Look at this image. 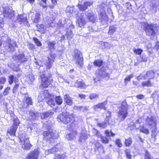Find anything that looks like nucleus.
<instances>
[{
  "instance_id": "obj_11",
  "label": "nucleus",
  "mask_w": 159,
  "mask_h": 159,
  "mask_svg": "<svg viewBox=\"0 0 159 159\" xmlns=\"http://www.w3.org/2000/svg\"><path fill=\"white\" fill-rule=\"evenodd\" d=\"M3 13L5 17L11 19L14 16V11L10 9L7 5L3 7Z\"/></svg>"
},
{
  "instance_id": "obj_46",
  "label": "nucleus",
  "mask_w": 159,
  "mask_h": 159,
  "mask_svg": "<svg viewBox=\"0 0 159 159\" xmlns=\"http://www.w3.org/2000/svg\"><path fill=\"white\" fill-rule=\"evenodd\" d=\"M45 99V98L44 94H43V92H42L40 93V95L38 96V101L39 102H41Z\"/></svg>"
},
{
  "instance_id": "obj_21",
  "label": "nucleus",
  "mask_w": 159,
  "mask_h": 159,
  "mask_svg": "<svg viewBox=\"0 0 159 159\" xmlns=\"http://www.w3.org/2000/svg\"><path fill=\"white\" fill-rule=\"evenodd\" d=\"M92 4V2H86L83 5L78 4V7L80 11H83L87 9L88 7H90Z\"/></svg>"
},
{
  "instance_id": "obj_5",
  "label": "nucleus",
  "mask_w": 159,
  "mask_h": 159,
  "mask_svg": "<svg viewBox=\"0 0 159 159\" xmlns=\"http://www.w3.org/2000/svg\"><path fill=\"white\" fill-rule=\"evenodd\" d=\"M20 142L22 144V148L24 150H28L31 149L32 145L30 143L29 138L25 134L20 136Z\"/></svg>"
},
{
  "instance_id": "obj_47",
  "label": "nucleus",
  "mask_w": 159,
  "mask_h": 159,
  "mask_svg": "<svg viewBox=\"0 0 159 159\" xmlns=\"http://www.w3.org/2000/svg\"><path fill=\"white\" fill-rule=\"evenodd\" d=\"M20 123V122L18 119L17 118H15L14 119L13 125L12 126L17 128L18 126L19 125Z\"/></svg>"
},
{
  "instance_id": "obj_26",
  "label": "nucleus",
  "mask_w": 159,
  "mask_h": 159,
  "mask_svg": "<svg viewBox=\"0 0 159 159\" xmlns=\"http://www.w3.org/2000/svg\"><path fill=\"white\" fill-rule=\"evenodd\" d=\"M64 100L67 104L70 106L72 105L73 103L72 98L68 94H66L64 95Z\"/></svg>"
},
{
  "instance_id": "obj_3",
  "label": "nucleus",
  "mask_w": 159,
  "mask_h": 159,
  "mask_svg": "<svg viewBox=\"0 0 159 159\" xmlns=\"http://www.w3.org/2000/svg\"><path fill=\"white\" fill-rule=\"evenodd\" d=\"M57 121L62 122L65 124H68L74 120V116L72 114L68 112H63L58 115L57 117Z\"/></svg>"
},
{
  "instance_id": "obj_52",
  "label": "nucleus",
  "mask_w": 159,
  "mask_h": 159,
  "mask_svg": "<svg viewBox=\"0 0 159 159\" xmlns=\"http://www.w3.org/2000/svg\"><path fill=\"white\" fill-rule=\"evenodd\" d=\"M16 77H14L13 75H11L9 77V83L10 84H12L14 80H16Z\"/></svg>"
},
{
  "instance_id": "obj_18",
  "label": "nucleus",
  "mask_w": 159,
  "mask_h": 159,
  "mask_svg": "<svg viewBox=\"0 0 159 159\" xmlns=\"http://www.w3.org/2000/svg\"><path fill=\"white\" fill-rule=\"evenodd\" d=\"M23 102L24 104L23 107L25 108L29 107V105H32L33 103L31 98L27 95L24 97Z\"/></svg>"
},
{
  "instance_id": "obj_1",
  "label": "nucleus",
  "mask_w": 159,
  "mask_h": 159,
  "mask_svg": "<svg viewBox=\"0 0 159 159\" xmlns=\"http://www.w3.org/2000/svg\"><path fill=\"white\" fill-rule=\"evenodd\" d=\"M52 126V124L50 121L43 123V127L48 130L44 131L43 134L44 139L51 145H52L55 143L56 139L59 137V133L55 130L51 129Z\"/></svg>"
},
{
  "instance_id": "obj_49",
  "label": "nucleus",
  "mask_w": 159,
  "mask_h": 159,
  "mask_svg": "<svg viewBox=\"0 0 159 159\" xmlns=\"http://www.w3.org/2000/svg\"><path fill=\"white\" fill-rule=\"evenodd\" d=\"M99 95L98 94L92 93L89 96V98L91 100H93L98 98Z\"/></svg>"
},
{
  "instance_id": "obj_53",
  "label": "nucleus",
  "mask_w": 159,
  "mask_h": 159,
  "mask_svg": "<svg viewBox=\"0 0 159 159\" xmlns=\"http://www.w3.org/2000/svg\"><path fill=\"white\" fill-rule=\"evenodd\" d=\"M111 113L110 111H107L106 113V117L105 119L106 121H109V120L111 118Z\"/></svg>"
},
{
  "instance_id": "obj_33",
  "label": "nucleus",
  "mask_w": 159,
  "mask_h": 159,
  "mask_svg": "<svg viewBox=\"0 0 159 159\" xmlns=\"http://www.w3.org/2000/svg\"><path fill=\"white\" fill-rule=\"evenodd\" d=\"M55 98V96L53 95V96L50 98L47 101V104L51 107H52L55 105V102L54 100V98Z\"/></svg>"
},
{
  "instance_id": "obj_6",
  "label": "nucleus",
  "mask_w": 159,
  "mask_h": 159,
  "mask_svg": "<svg viewBox=\"0 0 159 159\" xmlns=\"http://www.w3.org/2000/svg\"><path fill=\"white\" fill-rule=\"evenodd\" d=\"M72 57L75 61V64L78 65L80 68H82L84 65L83 58L81 52L77 49L75 50Z\"/></svg>"
},
{
  "instance_id": "obj_55",
  "label": "nucleus",
  "mask_w": 159,
  "mask_h": 159,
  "mask_svg": "<svg viewBox=\"0 0 159 159\" xmlns=\"http://www.w3.org/2000/svg\"><path fill=\"white\" fill-rule=\"evenodd\" d=\"M140 132H143L146 134H149L148 130L144 127H142L140 129Z\"/></svg>"
},
{
  "instance_id": "obj_29",
  "label": "nucleus",
  "mask_w": 159,
  "mask_h": 159,
  "mask_svg": "<svg viewBox=\"0 0 159 159\" xmlns=\"http://www.w3.org/2000/svg\"><path fill=\"white\" fill-rule=\"evenodd\" d=\"M17 20L21 24V23L27 22V19L23 15H19L17 17Z\"/></svg>"
},
{
  "instance_id": "obj_25",
  "label": "nucleus",
  "mask_w": 159,
  "mask_h": 159,
  "mask_svg": "<svg viewBox=\"0 0 159 159\" xmlns=\"http://www.w3.org/2000/svg\"><path fill=\"white\" fill-rule=\"evenodd\" d=\"M75 86L77 88H80L81 89H85L86 87V85L83 82L77 80L75 83Z\"/></svg>"
},
{
  "instance_id": "obj_57",
  "label": "nucleus",
  "mask_w": 159,
  "mask_h": 159,
  "mask_svg": "<svg viewBox=\"0 0 159 159\" xmlns=\"http://www.w3.org/2000/svg\"><path fill=\"white\" fill-rule=\"evenodd\" d=\"M33 40L35 42V43L38 46H40L42 45V43L39 39L36 38H33Z\"/></svg>"
},
{
  "instance_id": "obj_54",
  "label": "nucleus",
  "mask_w": 159,
  "mask_h": 159,
  "mask_svg": "<svg viewBox=\"0 0 159 159\" xmlns=\"http://www.w3.org/2000/svg\"><path fill=\"white\" fill-rule=\"evenodd\" d=\"M10 90V88L9 87H7L5 89L4 91L2 93V94L4 96L7 95L9 93V91Z\"/></svg>"
},
{
  "instance_id": "obj_32",
  "label": "nucleus",
  "mask_w": 159,
  "mask_h": 159,
  "mask_svg": "<svg viewBox=\"0 0 159 159\" xmlns=\"http://www.w3.org/2000/svg\"><path fill=\"white\" fill-rule=\"evenodd\" d=\"M17 128L12 126L10 129L7 130V132L9 134L11 135L15 136L16 132L17 130Z\"/></svg>"
},
{
  "instance_id": "obj_44",
  "label": "nucleus",
  "mask_w": 159,
  "mask_h": 159,
  "mask_svg": "<svg viewBox=\"0 0 159 159\" xmlns=\"http://www.w3.org/2000/svg\"><path fill=\"white\" fill-rule=\"evenodd\" d=\"M132 143V141L130 138H128L127 139H126L125 142V145L127 147L130 146Z\"/></svg>"
},
{
  "instance_id": "obj_40",
  "label": "nucleus",
  "mask_w": 159,
  "mask_h": 159,
  "mask_svg": "<svg viewBox=\"0 0 159 159\" xmlns=\"http://www.w3.org/2000/svg\"><path fill=\"white\" fill-rule=\"evenodd\" d=\"M152 84L150 80H148V81L143 82L142 85L143 87H151L152 86Z\"/></svg>"
},
{
  "instance_id": "obj_23",
  "label": "nucleus",
  "mask_w": 159,
  "mask_h": 159,
  "mask_svg": "<svg viewBox=\"0 0 159 159\" xmlns=\"http://www.w3.org/2000/svg\"><path fill=\"white\" fill-rule=\"evenodd\" d=\"M154 72L152 70L148 71L144 75V79H148L150 80L154 78Z\"/></svg>"
},
{
  "instance_id": "obj_31",
  "label": "nucleus",
  "mask_w": 159,
  "mask_h": 159,
  "mask_svg": "<svg viewBox=\"0 0 159 159\" xmlns=\"http://www.w3.org/2000/svg\"><path fill=\"white\" fill-rule=\"evenodd\" d=\"M53 112L50 111H48L43 113L42 115H40L42 118H47L48 117H51L53 114Z\"/></svg>"
},
{
  "instance_id": "obj_48",
  "label": "nucleus",
  "mask_w": 159,
  "mask_h": 159,
  "mask_svg": "<svg viewBox=\"0 0 159 159\" xmlns=\"http://www.w3.org/2000/svg\"><path fill=\"white\" fill-rule=\"evenodd\" d=\"M88 136L87 134L84 133H81L80 135V138L79 139V141H82V140H85L88 138Z\"/></svg>"
},
{
  "instance_id": "obj_38",
  "label": "nucleus",
  "mask_w": 159,
  "mask_h": 159,
  "mask_svg": "<svg viewBox=\"0 0 159 159\" xmlns=\"http://www.w3.org/2000/svg\"><path fill=\"white\" fill-rule=\"evenodd\" d=\"M124 152L127 159H131L132 156L131 154L130 150L129 149H126Z\"/></svg>"
},
{
  "instance_id": "obj_41",
  "label": "nucleus",
  "mask_w": 159,
  "mask_h": 159,
  "mask_svg": "<svg viewBox=\"0 0 159 159\" xmlns=\"http://www.w3.org/2000/svg\"><path fill=\"white\" fill-rule=\"evenodd\" d=\"M55 101L56 103L59 105H60L62 103V99L61 97L60 96L55 97Z\"/></svg>"
},
{
  "instance_id": "obj_13",
  "label": "nucleus",
  "mask_w": 159,
  "mask_h": 159,
  "mask_svg": "<svg viewBox=\"0 0 159 159\" xmlns=\"http://www.w3.org/2000/svg\"><path fill=\"white\" fill-rule=\"evenodd\" d=\"M87 18L90 22L95 23L97 19V16L95 14L91 11L86 12L85 13Z\"/></svg>"
},
{
  "instance_id": "obj_60",
  "label": "nucleus",
  "mask_w": 159,
  "mask_h": 159,
  "mask_svg": "<svg viewBox=\"0 0 159 159\" xmlns=\"http://www.w3.org/2000/svg\"><path fill=\"white\" fill-rule=\"evenodd\" d=\"M67 11L69 13L72 14L74 12V7H68Z\"/></svg>"
},
{
  "instance_id": "obj_63",
  "label": "nucleus",
  "mask_w": 159,
  "mask_h": 159,
  "mask_svg": "<svg viewBox=\"0 0 159 159\" xmlns=\"http://www.w3.org/2000/svg\"><path fill=\"white\" fill-rule=\"evenodd\" d=\"M38 69L40 73L42 74H44V73H45V69L43 66H40Z\"/></svg>"
},
{
  "instance_id": "obj_20",
  "label": "nucleus",
  "mask_w": 159,
  "mask_h": 159,
  "mask_svg": "<svg viewBox=\"0 0 159 159\" xmlns=\"http://www.w3.org/2000/svg\"><path fill=\"white\" fill-rule=\"evenodd\" d=\"M83 16L84 14L82 13L77 21V25L80 27L84 26L86 23V21L83 17Z\"/></svg>"
},
{
  "instance_id": "obj_30",
  "label": "nucleus",
  "mask_w": 159,
  "mask_h": 159,
  "mask_svg": "<svg viewBox=\"0 0 159 159\" xmlns=\"http://www.w3.org/2000/svg\"><path fill=\"white\" fill-rule=\"evenodd\" d=\"M129 106L127 104L126 101L124 100L122 102L119 109L128 111V108Z\"/></svg>"
},
{
  "instance_id": "obj_24",
  "label": "nucleus",
  "mask_w": 159,
  "mask_h": 159,
  "mask_svg": "<svg viewBox=\"0 0 159 159\" xmlns=\"http://www.w3.org/2000/svg\"><path fill=\"white\" fill-rule=\"evenodd\" d=\"M56 42L55 41H49L48 43V47L50 52H52L55 49Z\"/></svg>"
},
{
  "instance_id": "obj_16",
  "label": "nucleus",
  "mask_w": 159,
  "mask_h": 159,
  "mask_svg": "<svg viewBox=\"0 0 159 159\" xmlns=\"http://www.w3.org/2000/svg\"><path fill=\"white\" fill-rule=\"evenodd\" d=\"M107 104V102L105 101L103 102L99 103L96 105H94L93 107V108L96 111H98L101 109L106 110V107L105 106Z\"/></svg>"
},
{
  "instance_id": "obj_61",
  "label": "nucleus",
  "mask_w": 159,
  "mask_h": 159,
  "mask_svg": "<svg viewBox=\"0 0 159 159\" xmlns=\"http://www.w3.org/2000/svg\"><path fill=\"white\" fill-rule=\"evenodd\" d=\"M105 134L106 135L107 137H109L110 136H114L115 135V134L112 132H109L108 130H106L105 131Z\"/></svg>"
},
{
  "instance_id": "obj_12",
  "label": "nucleus",
  "mask_w": 159,
  "mask_h": 159,
  "mask_svg": "<svg viewBox=\"0 0 159 159\" xmlns=\"http://www.w3.org/2000/svg\"><path fill=\"white\" fill-rule=\"evenodd\" d=\"M40 116L39 113L33 111H30L27 116V120L30 121L37 120Z\"/></svg>"
},
{
  "instance_id": "obj_22",
  "label": "nucleus",
  "mask_w": 159,
  "mask_h": 159,
  "mask_svg": "<svg viewBox=\"0 0 159 159\" xmlns=\"http://www.w3.org/2000/svg\"><path fill=\"white\" fill-rule=\"evenodd\" d=\"M74 29V26L71 25H70L68 29L66 32V35L68 39H70L72 38L73 36L72 30Z\"/></svg>"
},
{
  "instance_id": "obj_8",
  "label": "nucleus",
  "mask_w": 159,
  "mask_h": 159,
  "mask_svg": "<svg viewBox=\"0 0 159 159\" xmlns=\"http://www.w3.org/2000/svg\"><path fill=\"white\" fill-rule=\"evenodd\" d=\"M13 60L18 64L19 65L22 63L26 62L27 60L26 56H25L24 53H20L18 55L16 54L12 56Z\"/></svg>"
},
{
  "instance_id": "obj_14",
  "label": "nucleus",
  "mask_w": 159,
  "mask_h": 159,
  "mask_svg": "<svg viewBox=\"0 0 159 159\" xmlns=\"http://www.w3.org/2000/svg\"><path fill=\"white\" fill-rule=\"evenodd\" d=\"M39 152L37 149L31 151L27 154L26 159H38L39 155Z\"/></svg>"
},
{
  "instance_id": "obj_42",
  "label": "nucleus",
  "mask_w": 159,
  "mask_h": 159,
  "mask_svg": "<svg viewBox=\"0 0 159 159\" xmlns=\"http://www.w3.org/2000/svg\"><path fill=\"white\" fill-rule=\"evenodd\" d=\"M67 157L65 154H57V155L55 156L54 159H67Z\"/></svg>"
},
{
  "instance_id": "obj_27",
  "label": "nucleus",
  "mask_w": 159,
  "mask_h": 159,
  "mask_svg": "<svg viewBox=\"0 0 159 159\" xmlns=\"http://www.w3.org/2000/svg\"><path fill=\"white\" fill-rule=\"evenodd\" d=\"M109 124V121H107L105 120L102 123L98 122L97 124V125L101 128L104 129L106 128Z\"/></svg>"
},
{
  "instance_id": "obj_37",
  "label": "nucleus",
  "mask_w": 159,
  "mask_h": 159,
  "mask_svg": "<svg viewBox=\"0 0 159 159\" xmlns=\"http://www.w3.org/2000/svg\"><path fill=\"white\" fill-rule=\"evenodd\" d=\"M117 30V28L115 25H112L110 27L109 30L108 31V34H113Z\"/></svg>"
},
{
  "instance_id": "obj_7",
  "label": "nucleus",
  "mask_w": 159,
  "mask_h": 159,
  "mask_svg": "<svg viewBox=\"0 0 159 159\" xmlns=\"http://www.w3.org/2000/svg\"><path fill=\"white\" fill-rule=\"evenodd\" d=\"M5 49L8 52H13L15 50V48L16 46V42L11 40L9 38H7L4 43Z\"/></svg>"
},
{
  "instance_id": "obj_62",
  "label": "nucleus",
  "mask_w": 159,
  "mask_h": 159,
  "mask_svg": "<svg viewBox=\"0 0 159 159\" xmlns=\"http://www.w3.org/2000/svg\"><path fill=\"white\" fill-rule=\"evenodd\" d=\"M19 87V85L18 84H16L14 87L12 92L13 93L16 94V92H17L18 88Z\"/></svg>"
},
{
  "instance_id": "obj_36",
  "label": "nucleus",
  "mask_w": 159,
  "mask_h": 159,
  "mask_svg": "<svg viewBox=\"0 0 159 159\" xmlns=\"http://www.w3.org/2000/svg\"><path fill=\"white\" fill-rule=\"evenodd\" d=\"M146 123L148 125H151L154 124L155 121L152 116L148 117L146 120Z\"/></svg>"
},
{
  "instance_id": "obj_34",
  "label": "nucleus",
  "mask_w": 159,
  "mask_h": 159,
  "mask_svg": "<svg viewBox=\"0 0 159 159\" xmlns=\"http://www.w3.org/2000/svg\"><path fill=\"white\" fill-rule=\"evenodd\" d=\"M77 135V133L76 132L74 131L71 133L66 135V138H68L69 140H72Z\"/></svg>"
},
{
  "instance_id": "obj_10",
  "label": "nucleus",
  "mask_w": 159,
  "mask_h": 159,
  "mask_svg": "<svg viewBox=\"0 0 159 159\" xmlns=\"http://www.w3.org/2000/svg\"><path fill=\"white\" fill-rule=\"evenodd\" d=\"M105 68L103 66L99 70L97 71L95 73L96 76L99 79L109 77V74L105 72Z\"/></svg>"
},
{
  "instance_id": "obj_35",
  "label": "nucleus",
  "mask_w": 159,
  "mask_h": 159,
  "mask_svg": "<svg viewBox=\"0 0 159 159\" xmlns=\"http://www.w3.org/2000/svg\"><path fill=\"white\" fill-rule=\"evenodd\" d=\"M103 63V61L101 59H97L95 60L93 62L94 66L97 67H100Z\"/></svg>"
},
{
  "instance_id": "obj_64",
  "label": "nucleus",
  "mask_w": 159,
  "mask_h": 159,
  "mask_svg": "<svg viewBox=\"0 0 159 159\" xmlns=\"http://www.w3.org/2000/svg\"><path fill=\"white\" fill-rule=\"evenodd\" d=\"M20 93L24 95H28L27 92H26L25 89L24 88H21Z\"/></svg>"
},
{
  "instance_id": "obj_39",
  "label": "nucleus",
  "mask_w": 159,
  "mask_h": 159,
  "mask_svg": "<svg viewBox=\"0 0 159 159\" xmlns=\"http://www.w3.org/2000/svg\"><path fill=\"white\" fill-rule=\"evenodd\" d=\"M40 14L39 12H38L36 13L35 18L34 20V22L37 23L40 20Z\"/></svg>"
},
{
  "instance_id": "obj_59",
  "label": "nucleus",
  "mask_w": 159,
  "mask_h": 159,
  "mask_svg": "<svg viewBox=\"0 0 159 159\" xmlns=\"http://www.w3.org/2000/svg\"><path fill=\"white\" fill-rule=\"evenodd\" d=\"M101 141L104 143H107L108 142V139L106 137L101 136Z\"/></svg>"
},
{
  "instance_id": "obj_56",
  "label": "nucleus",
  "mask_w": 159,
  "mask_h": 159,
  "mask_svg": "<svg viewBox=\"0 0 159 159\" xmlns=\"http://www.w3.org/2000/svg\"><path fill=\"white\" fill-rule=\"evenodd\" d=\"M144 159H152L151 157V155L149 152L146 150L145 151V155Z\"/></svg>"
},
{
  "instance_id": "obj_58",
  "label": "nucleus",
  "mask_w": 159,
  "mask_h": 159,
  "mask_svg": "<svg viewBox=\"0 0 159 159\" xmlns=\"http://www.w3.org/2000/svg\"><path fill=\"white\" fill-rule=\"evenodd\" d=\"M133 51L134 53H135L136 54H137L138 55H140L142 52L143 51V50L141 49H134L133 50Z\"/></svg>"
},
{
  "instance_id": "obj_4",
  "label": "nucleus",
  "mask_w": 159,
  "mask_h": 159,
  "mask_svg": "<svg viewBox=\"0 0 159 159\" xmlns=\"http://www.w3.org/2000/svg\"><path fill=\"white\" fill-rule=\"evenodd\" d=\"M44 73L40 75V76L42 80V86L44 88H47L51 84L52 79L51 77V74L50 72L47 71Z\"/></svg>"
},
{
  "instance_id": "obj_45",
  "label": "nucleus",
  "mask_w": 159,
  "mask_h": 159,
  "mask_svg": "<svg viewBox=\"0 0 159 159\" xmlns=\"http://www.w3.org/2000/svg\"><path fill=\"white\" fill-rule=\"evenodd\" d=\"M100 44L102 45L101 47L102 49L108 48H109V44L107 42H101Z\"/></svg>"
},
{
  "instance_id": "obj_28",
  "label": "nucleus",
  "mask_w": 159,
  "mask_h": 159,
  "mask_svg": "<svg viewBox=\"0 0 159 159\" xmlns=\"http://www.w3.org/2000/svg\"><path fill=\"white\" fill-rule=\"evenodd\" d=\"M99 13V18L101 21L103 20H107L108 17L105 11H102V12H100Z\"/></svg>"
},
{
  "instance_id": "obj_51",
  "label": "nucleus",
  "mask_w": 159,
  "mask_h": 159,
  "mask_svg": "<svg viewBox=\"0 0 159 159\" xmlns=\"http://www.w3.org/2000/svg\"><path fill=\"white\" fill-rule=\"evenodd\" d=\"M27 79L28 80L29 82H30V84H31L34 80V76L32 75H29L27 76Z\"/></svg>"
},
{
  "instance_id": "obj_17",
  "label": "nucleus",
  "mask_w": 159,
  "mask_h": 159,
  "mask_svg": "<svg viewBox=\"0 0 159 159\" xmlns=\"http://www.w3.org/2000/svg\"><path fill=\"white\" fill-rule=\"evenodd\" d=\"M128 113L127 111L119 109L118 117L120 120L123 121L127 117Z\"/></svg>"
},
{
  "instance_id": "obj_15",
  "label": "nucleus",
  "mask_w": 159,
  "mask_h": 159,
  "mask_svg": "<svg viewBox=\"0 0 159 159\" xmlns=\"http://www.w3.org/2000/svg\"><path fill=\"white\" fill-rule=\"evenodd\" d=\"M60 144L59 143L57 144L56 145L53 147L52 149L46 150L45 153L46 155H48L50 153H54L56 152H60L61 150Z\"/></svg>"
},
{
  "instance_id": "obj_50",
  "label": "nucleus",
  "mask_w": 159,
  "mask_h": 159,
  "mask_svg": "<svg viewBox=\"0 0 159 159\" xmlns=\"http://www.w3.org/2000/svg\"><path fill=\"white\" fill-rule=\"evenodd\" d=\"M97 10L99 13L102 12V11H105V10L104 9V6H103V4H100V6L97 7Z\"/></svg>"
},
{
  "instance_id": "obj_19",
  "label": "nucleus",
  "mask_w": 159,
  "mask_h": 159,
  "mask_svg": "<svg viewBox=\"0 0 159 159\" xmlns=\"http://www.w3.org/2000/svg\"><path fill=\"white\" fill-rule=\"evenodd\" d=\"M157 9H159V0H152V4L150 9L152 12H155Z\"/></svg>"
},
{
  "instance_id": "obj_9",
  "label": "nucleus",
  "mask_w": 159,
  "mask_h": 159,
  "mask_svg": "<svg viewBox=\"0 0 159 159\" xmlns=\"http://www.w3.org/2000/svg\"><path fill=\"white\" fill-rule=\"evenodd\" d=\"M56 57V54L52 52H50V54L48 57V60L46 64L47 69H49L52 66Z\"/></svg>"
},
{
  "instance_id": "obj_2",
  "label": "nucleus",
  "mask_w": 159,
  "mask_h": 159,
  "mask_svg": "<svg viewBox=\"0 0 159 159\" xmlns=\"http://www.w3.org/2000/svg\"><path fill=\"white\" fill-rule=\"evenodd\" d=\"M143 29L146 35L149 36H154L159 32V27L153 23H144L143 25Z\"/></svg>"
},
{
  "instance_id": "obj_43",
  "label": "nucleus",
  "mask_w": 159,
  "mask_h": 159,
  "mask_svg": "<svg viewBox=\"0 0 159 159\" xmlns=\"http://www.w3.org/2000/svg\"><path fill=\"white\" fill-rule=\"evenodd\" d=\"M43 92L45 98H47V99H49L53 97V95H51V94H50L47 90H44V91H43Z\"/></svg>"
}]
</instances>
